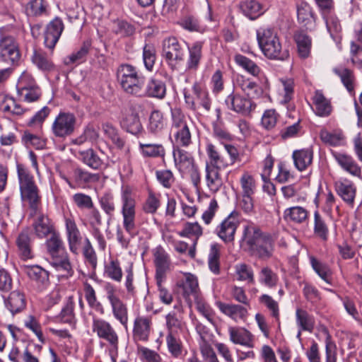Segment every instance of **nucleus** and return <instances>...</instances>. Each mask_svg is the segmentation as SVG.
Instances as JSON below:
<instances>
[{"label":"nucleus","mask_w":362,"mask_h":362,"mask_svg":"<svg viewBox=\"0 0 362 362\" xmlns=\"http://www.w3.org/2000/svg\"><path fill=\"white\" fill-rule=\"evenodd\" d=\"M240 245L252 256L261 259L271 256L270 235L263 232L259 226L252 221H248L243 226Z\"/></svg>","instance_id":"nucleus-1"},{"label":"nucleus","mask_w":362,"mask_h":362,"mask_svg":"<svg viewBox=\"0 0 362 362\" xmlns=\"http://www.w3.org/2000/svg\"><path fill=\"white\" fill-rule=\"evenodd\" d=\"M292 158L295 167L300 171L305 170L311 165L313 158V151L311 148H303L293 152Z\"/></svg>","instance_id":"nucleus-33"},{"label":"nucleus","mask_w":362,"mask_h":362,"mask_svg":"<svg viewBox=\"0 0 362 362\" xmlns=\"http://www.w3.org/2000/svg\"><path fill=\"white\" fill-rule=\"evenodd\" d=\"M321 15L325 22L327 31L331 37L336 40L339 38V35L341 33L342 28L339 19L334 13V10L322 13Z\"/></svg>","instance_id":"nucleus-34"},{"label":"nucleus","mask_w":362,"mask_h":362,"mask_svg":"<svg viewBox=\"0 0 362 362\" xmlns=\"http://www.w3.org/2000/svg\"><path fill=\"white\" fill-rule=\"evenodd\" d=\"M283 218L287 223L301 224L308 220V211L300 206L288 207L284 211Z\"/></svg>","instance_id":"nucleus-30"},{"label":"nucleus","mask_w":362,"mask_h":362,"mask_svg":"<svg viewBox=\"0 0 362 362\" xmlns=\"http://www.w3.org/2000/svg\"><path fill=\"white\" fill-rule=\"evenodd\" d=\"M72 153L81 160L85 164L90 168L97 170L99 169L102 165V160L95 153L93 149L89 148L84 151H74L71 149Z\"/></svg>","instance_id":"nucleus-39"},{"label":"nucleus","mask_w":362,"mask_h":362,"mask_svg":"<svg viewBox=\"0 0 362 362\" xmlns=\"http://www.w3.org/2000/svg\"><path fill=\"white\" fill-rule=\"evenodd\" d=\"M259 303L263 305L269 312L270 315L279 322L280 309L279 303L268 294H262L258 298Z\"/></svg>","instance_id":"nucleus-50"},{"label":"nucleus","mask_w":362,"mask_h":362,"mask_svg":"<svg viewBox=\"0 0 362 362\" xmlns=\"http://www.w3.org/2000/svg\"><path fill=\"white\" fill-rule=\"evenodd\" d=\"M98 202L100 208L108 216H113L116 206L114 195L111 192H105L98 197Z\"/></svg>","instance_id":"nucleus-54"},{"label":"nucleus","mask_w":362,"mask_h":362,"mask_svg":"<svg viewBox=\"0 0 362 362\" xmlns=\"http://www.w3.org/2000/svg\"><path fill=\"white\" fill-rule=\"evenodd\" d=\"M234 60L240 67L253 76L257 77L261 73L259 66L255 62L243 54H236Z\"/></svg>","instance_id":"nucleus-47"},{"label":"nucleus","mask_w":362,"mask_h":362,"mask_svg":"<svg viewBox=\"0 0 362 362\" xmlns=\"http://www.w3.org/2000/svg\"><path fill=\"white\" fill-rule=\"evenodd\" d=\"M296 322L299 328L298 337L300 336L301 331L312 332L315 325L314 316L309 314L305 310L300 308L296 310Z\"/></svg>","instance_id":"nucleus-29"},{"label":"nucleus","mask_w":362,"mask_h":362,"mask_svg":"<svg viewBox=\"0 0 362 362\" xmlns=\"http://www.w3.org/2000/svg\"><path fill=\"white\" fill-rule=\"evenodd\" d=\"M258 280L260 284L273 288L277 285L279 277L270 267H263L258 274Z\"/></svg>","instance_id":"nucleus-43"},{"label":"nucleus","mask_w":362,"mask_h":362,"mask_svg":"<svg viewBox=\"0 0 362 362\" xmlns=\"http://www.w3.org/2000/svg\"><path fill=\"white\" fill-rule=\"evenodd\" d=\"M236 86L244 92L248 98L257 97L261 94L259 86L250 78L243 76H238L236 80Z\"/></svg>","instance_id":"nucleus-40"},{"label":"nucleus","mask_w":362,"mask_h":362,"mask_svg":"<svg viewBox=\"0 0 362 362\" xmlns=\"http://www.w3.org/2000/svg\"><path fill=\"white\" fill-rule=\"evenodd\" d=\"M105 291L114 318L127 329L129 322L127 305L117 295L116 288L113 285L107 284L105 286Z\"/></svg>","instance_id":"nucleus-10"},{"label":"nucleus","mask_w":362,"mask_h":362,"mask_svg":"<svg viewBox=\"0 0 362 362\" xmlns=\"http://www.w3.org/2000/svg\"><path fill=\"white\" fill-rule=\"evenodd\" d=\"M88 240L80 231L75 221L69 219V250L76 255L81 254L83 246Z\"/></svg>","instance_id":"nucleus-21"},{"label":"nucleus","mask_w":362,"mask_h":362,"mask_svg":"<svg viewBox=\"0 0 362 362\" xmlns=\"http://www.w3.org/2000/svg\"><path fill=\"white\" fill-rule=\"evenodd\" d=\"M122 125L132 134H137L142 130L139 117L136 112H131L125 115L122 120Z\"/></svg>","instance_id":"nucleus-49"},{"label":"nucleus","mask_w":362,"mask_h":362,"mask_svg":"<svg viewBox=\"0 0 362 362\" xmlns=\"http://www.w3.org/2000/svg\"><path fill=\"white\" fill-rule=\"evenodd\" d=\"M52 129L55 136L66 138L68 135V114L60 112L55 118Z\"/></svg>","instance_id":"nucleus-42"},{"label":"nucleus","mask_w":362,"mask_h":362,"mask_svg":"<svg viewBox=\"0 0 362 362\" xmlns=\"http://www.w3.org/2000/svg\"><path fill=\"white\" fill-rule=\"evenodd\" d=\"M117 81L122 90L127 95L138 97L143 93L142 86L146 78L136 67L129 64H120L116 71Z\"/></svg>","instance_id":"nucleus-3"},{"label":"nucleus","mask_w":362,"mask_h":362,"mask_svg":"<svg viewBox=\"0 0 362 362\" xmlns=\"http://www.w3.org/2000/svg\"><path fill=\"white\" fill-rule=\"evenodd\" d=\"M337 194L348 205L353 206L356 194V187L348 179L338 180L334 184Z\"/></svg>","instance_id":"nucleus-24"},{"label":"nucleus","mask_w":362,"mask_h":362,"mask_svg":"<svg viewBox=\"0 0 362 362\" xmlns=\"http://www.w3.org/2000/svg\"><path fill=\"white\" fill-rule=\"evenodd\" d=\"M143 93L138 97H151L162 99L166 93L165 84L159 80L151 79L147 84L142 86Z\"/></svg>","instance_id":"nucleus-28"},{"label":"nucleus","mask_w":362,"mask_h":362,"mask_svg":"<svg viewBox=\"0 0 362 362\" xmlns=\"http://www.w3.org/2000/svg\"><path fill=\"white\" fill-rule=\"evenodd\" d=\"M330 153L338 166L343 171L354 177H361V167L351 154L344 151L334 150H331Z\"/></svg>","instance_id":"nucleus-12"},{"label":"nucleus","mask_w":362,"mask_h":362,"mask_svg":"<svg viewBox=\"0 0 362 362\" xmlns=\"http://www.w3.org/2000/svg\"><path fill=\"white\" fill-rule=\"evenodd\" d=\"M297 17L298 22L307 28L312 25L315 22L313 9L306 3H301L298 6Z\"/></svg>","instance_id":"nucleus-52"},{"label":"nucleus","mask_w":362,"mask_h":362,"mask_svg":"<svg viewBox=\"0 0 362 362\" xmlns=\"http://www.w3.org/2000/svg\"><path fill=\"white\" fill-rule=\"evenodd\" d=\"M170 136L173 147H187L192 143V134L187 117L180 108H172Z\"/></svg>","instance_id":"nucleus-4"},{"label":"nucleus","mask_w":362,"mask_h":362,"mask_svg":"<svg viewBox=\"0 0 362 362\" xmlns=\"http://www.w3.org/2000/svg\"><path fill=\"white\" fill-rule=\"evenodd\" d=\"M6 308L13 314L21 312L26 305L24 293L16 290L12 291L4 300Z\"/></svg>","instance_id":"nucleus-31"},{"label":"nucleus","mask_w":362,"mask_h":362,"mask_svg":"<svg viewBox=\"0 0 362 362\" xmlns=\"http://www.w3.org/2000/svg\"><path fill=\"white\" fill-rule=\"evenodd\" d=\"M173 155L176 168L182 175H189L194 187L201 182V174L193 156L187 151L173 147Z\"/></svg>","instance_id":"nucleus-6"},{"label":"nucleus","mask_w":362,"mask_h":362,"mask_svg":"<svg viewBox=\"0 0 362 362\" xmlns=\"http://www.w3.org/2000/svg\"><path fill=\"white\" fill-rule=\"evenodd\" d=\"M168 350L174 358H178L182 353V342L180 334H166Z\"/></svg>","instance_id":"nucleus-58"},{"label":"nucleus","mask_w":362,"mask_h":362,"mask_svg":"<svg viewBox=\"0 0 362 362\" xmlns=\"http://www.w3.org/2000/svg\"><path fill=\"white\" fill-rule=\"evenodd\" d=\"M33 64L41 71H49L54 67V64L48 55L42 49H35L30 57Z\"/></svg>","instance_id":"nucleus-37"},{"label":"nucleus","mask_w":362,"mask_h":362,"mask_svg":"<svg viewBox=\"0 0 362 362\" xmlns=\"http://www.w3.org/2000/svg\"><path fill=\"white\" fill-rule=\"evenodd\" d=\"M230 341L234 344L252 349L255 346L254 335L247 329L241 327H229Z\"/></svg>","instance_id":"nucleus-19"},{"label":"nucleus","mask_w":362,"mask_h":362,"mask_svg":"<svg viewBox=\"0 0 362 362\" xmlns=\"http://www.w3.org/2000/svg\"><path fill=\"white\" fill-rule=\"evenodd\" d=\"M192 90L196 96V103L200 107L203 108L206 112L211 110V101L209 97V93L203 90L198 83H194L192 86Z\"/></svg>","instance_id":"nucleus-53"},{"label":"nucleus","mask_w":362,"mask_h":362,"mask_svg":"<svg viewBox=\"0 0 362 362\" xmlns=\"http://www.w3.org/2000/svg\"><path fill=\"white\" fill-rule=\"evenodd\" d=\"M92 330L100 339L105 340L112 347L117 348L119 337L109 322L101 318H93Z\"/></svg>","instance_id":"nucleus-13"},{"label":"nucleus","mask_w":362,"mask_h":362,"mask_svg":"<svg viewBox=\"0 0 362 362\" xmlns=\"http://www.w3.org/2000/svg\"><path fill=\"white\" fill-rule=\"evenodd\" d=\"M204 42L197 41L187 47L188 56L186 62V70L197 71L202 61Z\"/></svg>","instance_id":"nucleus-22"},{"label":"nucleus","mask_w":362,"mask_h":362,"mask_svg":"<svg viewBox=\"0 0 362 362\" xmlns=\"http://www.w3.org/2000/svg\"><path fill=\"white\" fill-rule=\"evenodd\" d=\"M334 72L340 78L348 92L351 95H354L355 77L353 72L343 67L335 68Z\"/></svg>","instance_id":"nucleus-46"},{"label":"nucleus","mask_w":362,"mask_h":362,"mask_svg":"<svg viewBox=\"0 0 362 362\" xmlns=\"http://www.w3.org/2000/svg\"><path fill=\"white\" fill-rule=\"evenodd\" d=\"M220 250L221 245L218 243H214L210 247L208 260L209 267L215 274H218L220 273Z\"/></svg>","instance_id":"nucleus-61"},{"label":"nucleus","mask_w":362,"mask_h":362,"mask_svg":"<svg viewBox=\"0 0 362 362\" xmlns=\"http://www.w3.org/2000/svg\"><path fill=\"white\" fill-rule=\"evenodd\" d=\"M64 29L62 21L59 18H55L52 21L46 28L44 34V42L47 47L53 49L59 39Z\"/></svg>","instance_id":"nucleus-23"},{"label":"nucleus","mask_w":362,"mask_h":362,"mask_svg":"<svg viewBox=\"0 0 362 362\" xmlns=\"http://www.w3.org/2000/svg\"><path fill=\"white\" fill-rule=\"evenodd\" d=\"M178 286L182 289L184 298L189 303L193 299L201 296L198 279L191 273L184 274V278L179 282Z\"/></svg>","instance_id":"nucleus-18"},{"label":"nucleus","mask_w":362,"mask_h":362,"mask_svg":"<svg viewBox=\"0 0 362 362\" xmlns=\"http://www.w3.org/2000/svg\"><path fill=\"white\" fill-rule=\"evenodd\" d=\"M139 149L144 157L163 158L165 154V148L160 144L139 143Z\"/></svg>","instance_id":"nucleus-45"},{"label":"nucleus","mask_w":362,"mask_h":362,"mask_svg":"<svg viewBox=\"0 0 362 362\" xmlns=\"http://www.w3.org/2000/svg\"><path fill=\"white\" fill-rule=\"evenodd\" d=\"M104 273L109 279L116 282H120L123 273L119 260L117 259H110L105 265Z\"/></svg>","instance_id":"nucleus-51"},{"label":"nucleus","mask_w":362,"mask_h":362,"mask_svg":"<svg viewBox=\"0 0 362 362\" xmlns=\"http://www.w3.org/2000/svg\"><path fill=\"white\" fill-rule=\"evenodd\" d=\"M17 173L21 199L29 207L36 211L40 204L41 197L33 175L22 164H17Z\"/></svg>","instance_id":"nucleus-5"},{"label":"nucleus","mask_w":362,"mask_h":362,"mask_svg":"<svg viewBox=\"0 0 362 362\" xmlns=\"http://www.w3.org/2000/svg\"><path fill=\"white\" fill-rule=\"evenodd\" d=\"M205 21H199L194 16H187L181 21L180 25L183 28L189 31L203 33L215 21L209 5H208V13L205 17Z\"/></svg>","instance_id":"nucleus-20"},{"label":"nucleus","mask_w":362,"mask_h":362,"mask_svg":"<svg viewBox=\"0 0 362 362\" xmlns=\"http://www.w3.org/2000/svg\"><path fill=\"white\" fill-rule=\"evenodd\" d=\"M163 55L173 70L177 69L184 60L185 51L178 39L171 36L165 37L162 42Z\"/></svg>","instance_id":"nucleus-8"},{"label":"nucleus","mask_w":362,"mask_h":362,"mask_svg":"<svg viewBox=\"0 0 362 362\" xmlns=\"http://www.w3.org/2000/svg\"><path fill=\"white\" fill-rule=\"evenodd\" d=\"M16 245L22 259L27 260L33 257L30 238L27 232H22L19 234L16 240Z\"/></svg>","instance_id":"nucleus-38"},{"label":"nucleus","mask_w":362,"mask_h":362,"mask_svg":"<svg viewBox=\"0 0 362 362\" xmlns=\"http://www.w3.org/2000/svg\"><path fill=\"white\" fill-rule=\"evenodd\" d=\"M311 266L318 276L327 284H331L332 271L329 266L317 260L314 257H310Z\"/></svg>","instance_id":"nucleus-55"},{"label":"nucleus","mask_w":362,"mask_h":362,"mask_svg":"<svg viewBox=\"0 0 362 362\" xmlns=\"http://www.w3.org/2000/svg\"><path fill=\"white\" fill-rule=\"evenodd\" d=\"M90 47L91 42L90 40L84 41L81 47L69 56V62L80 64L86 62Z\"/></svg>","instance_id":"nucleus-62"},{"label":"nucleus","mask_w":362,"mask_h":362,"mask_svg":"<svg viewBox=\"0 0 362 362\" xmlns=\"http://www.w3.org/2000/svg\"><path fill=\"white\" fill-rule=\"evenodd\" d=\"M34 227L36 235L40 238H44L52 232V225L50 220L43 215L37 218Z\"/></svg>","instance_id":"nucleus-63"},{"label":"nucleus","mask_w":362,"mask_h":362,"mask_svg":"<svg viewBox=\"0 0 362 362\" xmlns=\"http://www.w3.org/2000/svg\"><path fill=\"white\" fill-rule=\"evenodd\" d=\"M240 225V213L233 210L214 229L216 234L224 243H233Z\"/></svg>","instance_id":"nucleus-9"},{"label":"nucleus","mask_w":362,"mask_h":362,"mask_svg":"<svg viewBox=\"0 0 362 362\" xmlns=\"http://www.w3.org/2000/svg\"><path fill=\"white\" fill-rule=\"evenodd\" d=\"M313 103L315 107V113L320 117L329 116L332 110L330 101L327 99L322 93L316 90L313 96Z\"/></svg>","instance_id":"nucleus-36"},{"label":"nucleus","mask_w":362,"mask_h":362,"mask_svg":"<svg viewBox=\"0 0 362 362\" xmlns=\"http://www.w3.org/2000/svg\"><path fill=\"white\" fill-rule=\"evenodd\" d=\"M314 234L322 241H327L329 238V228L324 218L316 211L314 213Z\"/></svg>","instance_id":"nucleus-48"},{"label":"nucleus","mask_w":362,"mask_h":362,"mask_svg":"<svg viewBox=\"0 0 362 362\" xmlns=\"http://www.w3.org/2000/svg\"><path fill=\"white\" fill-rule=\"evenodd\" d=\"M152 329V317L137 315L134 320L133 338L136 341H147Z\"/></svg>","instance_id":"nucleus-17"},{"label":"nucleus","mask_w":362,"mask_h":362,"mask_svg":"<svg viewBox=\"0 0 362 362\" xmlns=\"http://www.w3.org/2000/svg\"><path fill=\"white\" fill-rule=\"evenodd\" d=\"M320 138L325 144L328 146L341 147L346 145V137L341 129L332 131L323 129L320 132Z\"/></svg>","instance_id":"nucleus-26"},{"label":"nucleus","mask_w":362,"mask_h":362,"mask_svg":"<svg viewBox=\"0 0 362 362\" xmlns=\"http://www.w3.org/2000/svg\"><path fill=\"white\" fill-rule=\"evenodd\" d=\"M167 334H181L183 332V324L174 312L168 313L165 317Z\"/></svg>","instance_id":"nucleus-57"},{"label":"nucleus","mask_w":362,"mask_h":362,"mask_svg":"<svg viewBox=\"0 0 362 362\" xmlns=\"http://www.w3.org/2000/svg\"><path fill=\"white\" fill-rule=\"evenodd\" d=\"M206 153L209 158V162L206 163V165L223 169L228 167L227 158L221 153L218 148L213 144L209 143L206 144Z\"/></svg>","instance_id":"nucleus-32"},{"label":"nucleus","mask_w":362,"mask_h":362,"mask_svg":"<svg viewBox=\"0 0 362 362\" xmlns=\"http://www.w3.org/2000/svg\"><path fill=\"white\" fill-rule=\"evenodd\" d=\"M240 10L251 20H255L263 13L262 4L256 0H245L240 4Z\"/></svg>","instance_id":"nucleus-41"},{"label":"nucleus","mask_w":362,"mask_h":362,"mask_svg":"<svg viewBox=\"0 0 362 362\" xmlns=\"http://www.w3.org/2000/svg\"><path fill=\"white\" fill-rule=\"evenodd\" d=\"M0 58L1 60L17 64L21 59L18 45L15 39L11 36H6L0 40Z\"/></svg>","instance_id":"nucleus-15"},{"label":"nucleus","mask_w":362,"mask_h":362,"mask_svg":"<svg viewBox=\"0 0 362 362\" xmlns=\"http://www.w3.org/2000/svg\"><path fill=\"white\" fill-rule=\"evenodd\" d=\"M296 42L298 47L299 56L301 58H307L309 57L311 49V39L307 35L300 33L296 37Z\"/></svg>","instance_id":"nucleus-59"},{"label":"nucleus","mask_w":362,"mask_h":362,"mask_svg":"<svg viewBox=\"0 0 362 362\" xmlns=\"http://www.w3.org/2000/svg\"><path fill=\"white\" fill-rule=\"evenodd\" d=\"M0 108L4 112H9L16 115H21L25 111V109L18 104L13 98L8 95L4 97Z\"/></svg>","instance_id":"nucleus-56"},{"label":"nucleus","mask_w":362,"mask_h":362,"mask_svg":"<svg viewBox=\"0 0 362 362\" xmlns=\"http://www.w3.org/2000/svg\"><path fill=\"white\" fill-rule=\"evenodd\" d=\"M121 203L123 227L129 235H133L136 230V200L129 187L122 189Z\"/></svg>","instance_id":"nucleus-7"},{"label":"nucleus","mask_w":362,"mask_h":362,"mask_svg":"<svg viewBox=\"0 0 362 362\" xmlns=\"http://www.w3.org/2000/svg\"><path fill=\"white\" fill-rule=\"evenodd\" d=\"M256 37L259 47L267 58L284 61L289 57L288 50L282 47L277 32L273 28L259 27Z\"/></svg>","instance_id":"nucleus-2"},{"label":"nucleus","mask_w":362,"mask_h":362,"mask_svg":"<svg viewBox=\"0 0 362 362\" xmlns=\"http://www.w3.org/2000/svg\"><path fill=\"white\" fill-rule=\"evenodd\" d=\"M225 104L229 110L245 116L249 115L256 107L250 98L234 92L226 97Z\"/></svg>","instance_id":"nucleus-14"},{"label":"nucleus","mask_w":362,"mask_h":362,"mask_svg":"<svg viewBox=\"0 0 362 362\" xmlns=\"http://www.w3.org/2000/svg\"><path fill=\"white\" fill-rule=\"evenodd\" d=\"M217 306L224 315L228 316L235 322H245L249 315L248 307L238 304H228L218 302Z\"/></svg>","instance_id":"nucleus-25"},{"label":"nucleus","mask_w":362,"mask_h":362,"mask_svg":"<svg viewBox=\"0 0 362 362\" xmlns=\"http://www.w3.org/2000/svg\"><path fill=\"white\" fill-rule=\"evenodd\" d=\"M220 168L206 165V182L209 190L212 192H218L223 185L222 178L219 173Z\"/></svg>","instance_id":"nucleus-35"},{"label":"nucleus","mask_w":362,"mask_h":362,"mask_svg":"<svg viewBox=\"0 0 362 362\" xmlns=\"http://www.w3.org/2000/svg\"><path fill=\"white\" fill-rule=\"evenodd\" d=\"M154 264L156 267V279L165 281L166 273L170 269L171 260L165 250L158 246L153 250Z\"/></svg>","instance_id":"nucleus-16"},{"label":"nucleus","mask_w":362,"mask_h":362,"mask_svg":"<svg viewBox=\"0 0 362 362\" xmlns=\"http://www.w3.org/2000/svg\"><path fill=\"white\" fill-rule=\"evenodd\" d=\"M166 127L163 114L158 110H153L149 116L148 129L153 134L161 132Z\"/></svg>","instance_id":"nucleus-44"},{"label":"nucleus","mask_w":362,"mask_h":362,"mask_svg":"<svg viewBox=\"0 0 362 362\" xmlns=\"http://www.w3.org/2000/svg\"><path fill=\"white\" fill-rule=\"evenodd\" d=\"M104 134L119 148H123L124 140L120 137L118 130L112 124L105 123L102 125Z\"/></svg>","instance_id":"nucleus-64"},{"label":"nucleus","mask_w":362,"mask_h":362,"mask_svg":"<svg viewBox=\"0 0 362 362\" xmlns=\"http://www.w3.org/2000/svg\"><path fill=\"white\" fill-rule=\"evenodd\" d=\"M279 83V91L282 97L281 103L286 104L293 96L294 81L292 78H281Z\"/></svg>","instance_id":"nucleus-60"},{"label":"nucleus","mask_w":362,"mask_h":362,"mask_svg":"<svg viewBox=\"0 0 362 362\" xmlns=\"http://www.w3.org/2000/svg\"><path fill=\"white\" fill-rule=\"evenodd\" d=\"M47 249L52 256V265L57 271L66 272L68 268V256L62 247V242L59 238L52 234L47 242Z\"/></svg>","instance_id":"nucleus-11"},{"label":"nucleus","mask_w":362,"mask_h":362,"mask_svg":"<svg viewBox=\"0 0 362 362\" xmlns=\"http://www.w3.org/2000/svg\"><path fill=\"white\" fill-rule=\"evenodd\" d=\"M21 269L30 280L35 282L39 288L44 286L48 281V273L37 265L22 264Z\"/></svg>","instance_id":"nucleus-27"}]
</instances>
